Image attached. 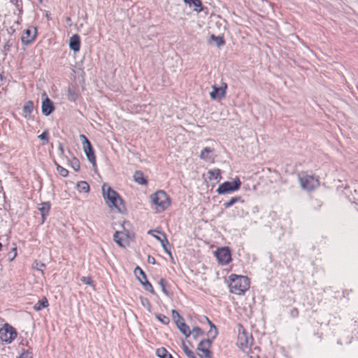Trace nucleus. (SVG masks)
<instances>
[{
  "instance_id": "f257e3e1",
  "label": "nucleus",
  "mask_w": 358,
  "mask_h": 358,
  "mask_svg": "<svg viewBox=\"0 0 358 358\" xmlns=\"http://www.w3.org/2000/svg\"><path fill=\"white\" fill-rule=\"evenodd\" d=\"M229 287L233 294H243L250 287V279L245 275L231 274L229 276Z\"/></svg>"
},
{
  "instance_id": "f03ea898",
  "label": "nucleus",
  "mask_w": 358,
  "mask_h": 358,
  "mask_svg": "<svg viewBox=\"0 0 358 358\" xmlns=\"http://www.w3.org/2000/svg\"><path fill=\"white\" fill-rule=\"evenodd\" d=\"M102 192L103 197L106 204L110 208H115L119 212H122V209L118 205V202L120 204H123L124 201L120 197L119 194L110 186H107L106 184L102 186Z\"/></svg>"
},
{
  "instance_id": "7ed1b4c3",
  "label": "nucleus",
  "mask_w": 358,
  "mask_h": 358,
  "mask_svg": "<svg viewBox=\"0 0 358 358\" xmlns=\"http://www.w3.org/2000/svg\"><path fill=\"white\" fill-rule=\"evenodd\" d=\"M151 200L159 208V212L165 210L171 205L170 197L164 190H158L152 194Z\"/></svg>"
},
{
  "instance_id": "20e7f679",
  "label": "nucleus",
  "mask_w": 358,
  "mask_h": 358,
  "mask_svg": "<svg viewBox=\"0 0 358 358\" xmlns=\"http://www.w3.org/2000/svg\"><path fill=\"white\" fill-rule=\"evenodd\" d=\"M216 336L217 332H214L211 338H203L199 342L196 350L202 352V354H198L200 358H213V353L210 350V348Z\"/></svg>"
},
{
  "instance_id": "39448f33",
  "label": "nucleus",
  "mask_w": 358,
  "mask_h": 358,
  "mask_svg": "<svg viewBox=\"0 0 358 358\" xmlns=\"http://www.w3.org/2000/svg\"><path fill=\"white\" fill-rule=\"evenodd\" d=\"M241 182L240 179L236 177L233 181H225L219 185L216 192L218 194H225L232 193L238 190L241 187Z\"/></svg>"
},
{
  "instance_id": "423d86ee",
  "label": "nucleus",
  "mask_w": 358,
  "mask_h": 358,
  "mask_svg": "<svg viewBox=\"0 0 358 358\" xmlns=\"http://www.w3.org/2000/svg\"><path fill=\"white\" fill-rule=\"evenodd\" d=\"M148 234L152 235L156 240H157L161 243V246L163 248L164 251L170 257L171 259H173L171 251V245L167 239L166 234L163 231L150 230L148 231Z\"/></svg>"
},
{
  "instance_id": "0eeeda50",
  "label": "nucleus",
  "mask_w": 358,
  "mask_h": 358,
  "mask_svg": "<svg viewBox=\"0 0 358 358\" xmlns=\"http://www.w3.org/2000/svg\"><path fill=\"white\" fill-rule=\"evenodd\" d=\"M15 329L9 324H5L0 329V340L7 344L10 343L17 337Z\"/></svg>"
},
{
  "instance_id": "6e6552de",
  "label": "nucleus",
  "mask_w": 358,
  "mask_h": 358,
  "mask_svg": "<svg viewBox=\"0 0 358 358\" xmlns=\"http://www.w3.org/2000/svg\"><path fill=\"white\" fill-rule=\"evenodd\" d=\"M299 180L303 189L313 190L318 184V180L314 176L302 172L299 174Z\"/></svg>"
},
{
  "instance_id": "1a4fd4ad",
  "label": "nucleus",
  "mask_w": 358,
  "mask_h": 358,
  "mask_svg": "<svg viewBox=\"0 0 358 358\" xmlns=\"http://www.w3.org/2000/svg\"><path fill=\"white\" fill-rule=\"evenodd\" d=\"M80 138L82 140L84 152L87 156L88 161L90 163H92L93 166H94L96 164V156H95L94 148H93L91 142L83 134H81L80 136Z\"/></svg>"
},
{
  "instance_id": "9d476101",
  "label": "nucleus",
  "mask_w": 358,
  "mask_h": 358,
  "mask_svg": "<svg viewBox=\"0 0 358 358\" xmlns=\"http://www.w3.org/2000/svg\"><path fill=\"white\" fill-rule=\"evenodd\" d=\"M215 255L218 262L222 265H227L231 261V250L228 247L217 248L215 252Z\"/></svg>"
},
{
  "instance_id": "9b49d317",
  "label": "nucleus",
  "mask_w": 358,
  "mask_h": 358,
  "mask_svg": "<svg viewBox=\"0 0 358 358\" xmlns=\"http://www.w3.org/2000/svg\"><path fill=\"white\" fill-rule=\"evenodd\" d=\"M241 329H243V326L240 325L239 334L238 336V343L241 348H247L252 345L253 338L252 335H250L245 329L241 332Z\"/></svg>"
},
{
  "instance_id": "f8f14e48",
  "label": "nucleus",
  "mask_w": 358,
  "mask_h": 358,
  "mask_svg": "<svg viewBox=\"0 0 358 358\" xmlns=\"http://www.w3.org/2000/svg\"><path fill=\"white\" fill-rule=\"evenodd\" d=\"M213 90L210 92V96L213 100H220L225 97L226 90L227 89V85L225 83H222L220 87L213 85Z\"/></svg>"
},
{
  "instance_id": "ddd939ff",
  "label": "nucleus",
  "mask_w": 358,
  "mask_h": 358,
  "mask_svg": "<svg viewBox=\"0 0 358 358\" xmlns=\"http://www.w3.org/2000/svg\"><path fill=\"white\" fill-rule=\"evenodd\" d=\"M43 96H45V98L42 101L41 110L44 115L48 116L55 110V108L53 102L47 96L45 93L43 94Z\"/></svg>"
},
{
  "instance_id": "4468645a",
  "label": "nucleus",
  "mask_w": 358,
  "mask_h": 358,
  "mask_svg": "<svg viewBox=\"0 0 358 358\" xmlns=\"http://www.w3.org/2000/svg\"><path fill=\"white\" fill-rule=\"evenodd\" d=\"M36 32H37V30L34 27H29L28 29H27L24 31L22 36V38H21L22 43H24L25 45H27V44L31 43L36 38Z\"/></svg>"
},
{
  "instance_id": "2eb2a0df",
  "label": "nucleus",
  "mask_w": 358,
  "mask_h": 358,
  "mask_svg": "<svg viewBox=\"0 0 358 358\" xmlns=\"http://www.w3.org/2000/svg\"><path fill=\"white\" fill-rule=\"evenodd\" d=\"M50 208L51 204L49 201L42 202L39 204L38 210L41 215V224H43L45 222L47 217L49 215Z\"/></svg>"
},
{
  "instance_id": "dca6fc26",
  "label": "nucleus",
  "mask_w": 358,
  "mask_h": 358,
  "mask_svg": "<svg viewBox=\"0 0 358 358\" xmlns=\"http://www.w3.org/2000/svg\"><path fill=\"white\" fill-rule=\"evenodd\" d=\"M176 324L180 332L184 334L186 338L189 337L192 334V331L189 329V326L184 322V320L176 321Z\"/></svg>"
},
{
  "instance_id": "f3484780",
  "label": "nucleus",
  "mask_w": 358,
  "mask_h": 358,
  "mask_svg": "<svg viewBox=\"0 0 358 358\" xmlns=\"http://www.w3.org/2000/svg\"><path fill=\"white\" fill-rule=\"evenodd\" d=\"M34 110V102L32 101H27L24 103L22 108L23 116L25 118L29 117L32 113Z\"/></svg>"
},
{
  "instance_id": "a211bd4d",
  "label": "nucleus",
  "mask_w": 358,
  "mask_h": 358,
  "mask_svg": "<svg viewBox=\"0 0 358 358\" xmlns=\"http://www.w3.org/2000/svg\"><path fill=\"white\" fill-rule=\"evenodd\" d=\"M186 4L190 7H194V10L201 12L203 10L202 2L201 0H183Z\"/></svg>"
},
{
  "instance_id": "6ab92c4d",
  "label": "nucleus",
  "mask_w": 358,
  "mask_h": 358,
  "mask_svg": "<svg viewBox=\"0 0 358 358\" xmlns=\"http://www.w3.org/2000/svg\"><path fill=\"white\" fill-rule=\"evenodd\" d=\"M134 180L139 185H147L148 180L141 171H136L134 174Z\"/></svg>"
},
{
  "instance_id": "aec40b11",
  "label": "nucleus",
  "mask_w": 358,
  "mask_h": 358,
  "mask_svg": "<svg viewBox=\"0 0 358 358\" xmlns=\"http://www.w3.org/2000/svg\"><path fill=\"white\" fill-rule=\"evenodd\" d=\"M79 97V93L74 87H69L68 89L67 99L69 101L76 102Z\"/></svg>"
},
{
  "instance_id": "412c9836",
  "label": "nucleus",
  "mask_w": 358,
  "mask_h": 358,
  "mask_svg": "<svg viewBox=\"0 0 358 358\" xmlns=\"http://www.w3.org/2000/svg\"><path fill=\"white\" fill-rule=\"evenodd\" d=\"M49 306L48 301L46 297H43L39 300L34 306V310L36 311H40L43 308H47Z\"/></svg>"
},
{
  "instance_id": "4be33fe9",
  "label": "nucleus",
  "mask_w": 358,
  "mask_h": 358,
  "mask_svg": "<svg viewBox=\"0 0 358 358\" xmlns=\"http://www.w3.org/2000/svg\"><path fill=\"white\" fill-rule=\"evenodd\" d=\"M243 203L244 201L242 199V197L240 196L231 197L228 201H226L224 203L223 206L225 208H229L233 205H234L236 203Z\"/></svg>"
},
{
  "instance_id": "5701e85b",
  "label": "nucleus",
  "mask_w": 358,
  "mask_h": 358,
  "mask_svg": "<svg viewBox=\"0 0 358 358\" xmlns=\"http://www.w3.org/2000/svg\"><path fill=\"white\" fill-rule=\"evenodd\" d=\"M208 43L210 45H223L224 43V40L221 36L212 34L208 40Z\"/></svg>"
},
{
  "instance_id": "b1692460",
  "label": "nucleus",
  "mask_w": 358,
  "mask_h": 358,
  "mask_svg": "<svg viewBox=\"0 0 358 358\" xmlns=\"http://www.w3.org/2000/svg\"><path fill=\"white\" fill-rule=\"evenodd\" d=\"M208 173L209 174L210 180H215L220 181L222 179L221 172L219 169L209 170Z\"/></svg>"
},
{
  "instance_id": "393cba45",
  "label": "nucleus",
  "mask_w": 358,
  "mask_h": 358,
  "mask_svg": "<svg viewBox=\"0 0 358 358\" xmlns=\"http://www.w3.org/2000/svg\"><path fill=\"white\" fill-rule=\"evenodd\" d=\"M134 273L137 278L138 280L140 282V280H145L147 279V276L143 270L138 266H137L134 271Z\"/></svg>"
},
{
  "instance_id": "a878e982",
  "label": "nucleus",
  "mask_w": 358,
  "mask_h": 358,
  "mask_svg": "<svg viewBox=\"0 0 358 358\" xmlns=\"http://www.w3.org/2000/svg\"><path fill=\"white\" fill-rule=\"evenodd\" d=\"M156 355L160 358H174L165 348H160L157 350Z\"/></svg>"
},
{
  "instance_id": "bb28decb",
  "label": "nucleus",
  "mask_w": 358,
  "mask_h": 358,
  "mask_svg": "<svg viewBox=\"0 0 358 358\" xmlns=\"http://www.w3.org/2000/svg\"><path fill=\"white\" fill-rule=\"evenodd\" d=\"M77 189L79 192L87 193L90 191V185L86 181H80L77 183Z\"/></svg>"
},
{
  "instance_id": "cd10ccee",
  "label": "nucleus",
  "mask_w": 358,
  "mask_h": 358,
  "mask_svg": "<svg viewBox=\"0 0 358 358\" xmlns=\"http://www.w3.org/2000/svg\"><path fill=\"white\" fill-rule=\"evenodd\" d=\"M140 283L143 286V288L146 291L150 292L152 294H156L152 284L148 280V279H145V280H140Z\"/></svg>"
},
{
  "instance_id": "c85d7f7f",
  "label": "nucleus",
  "mask_w": 358,
  "mask_h": 358,
  "mask_svg": "<svg viewBox=\"0 0 358 358\" xmlns=\"http://www.w3.org/2000/svg\"><path fill=\"white\" fill-rule=\"evenodd\" d=\"M213 152V148H210V147H206L205 148H203L201 150L199 157L201 159L207 161V160L210 159V157H208V154H210Z\"/></svg>"
},
{
  "instance_id": "c756f323",
  "label": "nucleus",
  "mask_w": 358,
  "mask_h": 358,
  "mask_svg": "<svg viewBox=\"0 0 358 358\" xmlns=\"http://www.w3.org/2000/svg\"><path fill=\"white\" fill-rule=\"evenodd\" d=\"M140 301H141V305L145 308H146L150 313H151V311H152V305H151L149 299L145 298V297H143V296H140Z\"/></svg>"
},
{
  "instance_id": "7c9ffc66",
  "label": "nucleus",
  "mask_w": 358,
  "mask_h": 358,
  "mask_svg": "<svg viewBox=\"0 0 358 358\" xmlns=\"http://www.w3.org/2000/svg\"><path fill=\"white\" fill-rule=\"evenodd\" d=\"M159 285H160L161 288H162V291L163 292V293L164 294H166V296H169L170 294V292L167 290L166 289V287H167V282L165 279L164 278H161L159 281Z\"/></svg>"
},
{
  "instance_id": "2f4dec72",
  "label": "nucleus",
  "mask_w": 358,
  "mask_h": 358,
  "mask_svg": "<svg viewBox=\"0 0 358 358\" xmlns=\"http://www.w3.org/2000/svg\"><path fill=\"white\" fill-rule=\"evenodd\" d=\"M191 331L194 339L204 334V331L199 327H194Z\"/></svg>"
},
{
  "instance_id": "473e14b6",
  "label": "nucleus",
  "mask_w": 358,
  "mask_h": 358,
  "mask_svg": "<svg viewBox=\"0 0 358 358\" xmlns=\"http://www.w3.org/2000/svg\"><path fill=\"white\" fill-rule=\"evenodd\" d=\"M45 264L44 263H42V262H38V261H35L32 266V268L34 269L41 271L42 274L44 273L43 268H45Z\"/></svg>"
},
{
  "instance_id": "72a5a7b5",
  "label": "nucleus",
  "mask_w": 358,
  "mask_h": 358,
  "mask_svg": "<svg viewBox=\"0 0 358 358\" xmlns=\"http://www.w3.org/2000/svg\"><path fill=\"white\" fill-rule=\"evenodd\" d=\"M157 319L160 321L164 324H169L170 322V319L169 317L162 315V314H157L156 315Z\"/></svg>"
},
{
  "instance_id": "f704fd0d",
  "label": "nucleus",
  "mask_w": 358,
  "mask_h": 358,
  "mask_svg": "<svg viewBox=\"0 0 358 358\" xmlns=\"http://www.w3.org/2000/svg\"><path fill=\"white\" fill-rule=\"evenodd\" d=\"M69 45H80V36L78 34L73 35L69 40Z\"/></svg>"
},
{
  "instance_id": "c9c22d12",
  "label": "nucleus",
  "mask_w": 358,
  "mask_h": 358,
  "mask_svg": "<svg viewBox=\"0 0 358 358\" xmlns=\"http://www.w3.org/2000/svg\"><path fill=\"white\" fill-rule=\"evenodd\" d=\"M120 234L121 232L120 231H115L113 235V240L119 246L124 247L122 238L120 237Z\"/></svg>"
},
{
  "instance_id": "e433bc0d",
  "label": "nucleus",
  "mask_w": 358,
  "mask_h": 358,
  "mask_svg": "<svg viewBox=\"0 0 358 358\" xmlns=\"http://www.w3.org/2000/svg\"><path fill=\"white\" fill-rule=\"evenodd\" d=\"M38 138L41 140V141H44V143L43 144H47L48 143V129H45L43 131V133L41 134H40Z\"/></svg>"
},
{
  "instance_id": "4c0bfd02",
  "label": "nucleus",
  "mask_w": 358,
  "mask_h": 358,
  "mask_svg": "<svg viewBox=\"0 0 358 358\" xmlns=\"http://www.w3.org/2000/svg\"><path fill=\"white\" fill-rule=\"evenodd\" d=\"M71 167L73 169L74 171H78L80 169V162L78 159L76 157L73 159L71 163Z\"/></svg>"
},
{
  "instance_id": "58836bf2",
  "label": "nucleus",
  "mask_w": 358,
  "mask_h": 358,
  "mask_svg": "<svg viewBox=\"0 0 358 358\" xmlns=\"http://www.w3.org/2000/svg\"><path fill=\"white\" fill-rule=\"evenodd\" d=\"M171 314L175 322L183 320V317L179 314V313L176 310H172Z\"/></svg>"
},
{
  "instance_id": "ea45409f",
  "label": "nucleus",
  "mask_w": 358,
  "mask_h": 358,
  "mask_svg": "<svg viewBox=\"0 0 358 358\" xmlns=\"http://www.w3.org/2000/svg\"><path fill=\"white\" fill-rule=\"evenodd\" d=\"M57 171L62 177H67L69 174L68 170L62 167V166H58Z\"/></svg>"
},
{
  "instance_id": "a19ab883",
  "label": "nucleus",
  "mask_w": 358,
  "mask_h": 358,
  "mask_svg": "<svg viewBox=\"0 0 358 358\" xmlns=\"http://www.w3.org/2000/svg\"><path fill=\"white\" fill-rule=\"evenodd\" d=\"M17 358H32V353L29 350H24Z\"/></svg>"
},
{
  "instance_id": "79ce46f5",
  "label": "nucleus",
  "mask_w": 358,
  "mask_h": 358,
  "mask_svg": "<svg viewBox=\"0 0 358 358\" xmlns=\"http://www.w3.org/2000/svg\"><path fill=\"white\" fill-rule=\"evenodd\" d=\"M81 281L85 284V285H92V280L89 276H83L81 278Z\"/></svg>"
},
{
  "instance_id": "37998d69",
  "label": "nucleus",
  "mask_w": 358,
  "mask_h": 358,
  "mask_svg": "<svg viewBox=\"0 0 358 358\" xmlns=\"http://www.w3.org/2000/svg\"><path fill=\"white\" fill-rule=\"evenodd\" d=\"M205 319L206 320L208 324L210 327L211 329H214V332H217V334H218L217 329L216 326L208 319V317H205Z\"/></svg>"
},
{
  "instance_id": "c03bdc74",
  "label": "nucleus",
  "mask_w": 358,
  "mask_h": 358,
  "mask_svg": "<svg viewBox=\"0 0 358 358\" xmlns=\"http://www.w3.org/2000/svg\"><path fill=\"white\" fill-rule=\"evenodd\" d=\"M290 316L292 317H297L299 316V310L296 308H293L290 310Z\"/></svg>"
},
{
  "instance_id": "a18cd8bd",
  "label": "nucleus",
  "mask_w": 358,
  "mask_h": 358,
  "mask_svg": "<svg viewBox=\"0 0 358 358\" xmlns=\"http://www.w3.org/2000/svg\"><path fill=\"white\" fill-rule=\"evenodd\" d=\"M13 252V254H11V257H9L10 259V261H13L17 256V248H13L11 249V252L10 253Z\"/></svg>"
},
{
  "instance_id": "49530a36",
  "label": "nucleus",
  "mask_w": 358,
  "mask_h": 358,
  "mask_svg": "<svg viewBox=\"0 0 358 358\" xmlns=\"http://www.w3.org/2000/svg\"><path fill=\"white\" fill-rule=\"evenodd\" d=\"M13 252V254H11V257H9L10 259V261H13L17 256V248H13L11 249V252L10 253Z\"/></svg>"
},
{
  "instance_id": "de8ad7c7",
  "label": "nucleus",
  "mask_w": 358,
  "mask_h": 358,
  "mask_svg": "<svg viewBox=\"0 0 358 358\" xmlns=\"http://www.w3.org/2000/svg\"><path fill=\"white\" fill-rule=\"evenodd\" d=\"M185 355L188 358H197L194 352L191 350L189 352H187Z\"/></svg>"
},
{
  "instance_id": "09e8293b",
  "label": "nucleus",
  "mask_w": 358,
  "mask_h": 358,
  "mask_svg": "<svg viewBox=\"0 0 358 358\" xmlns=\"http://www.w3.org/2000/svg\"><path fill=\"white\" fill-rule=\"evenodd\" d=\"M148 262L150 264H155L156 260L154 257H152L151 255H148Z\"/></svg>"
},
{
  "instance_id": "8fccbe9b",
  "label": "nucleus",
  "mask_w": 358,
  "mask_h": 358,
  "mask_svg": "<svg viewBox=\"0 0 358 358\" xmlns=\"http://www.w3.org/2000/svg\"><path fill=\"white\" fill-rule=\"evenodd\" d=\"M182 349L183 352H185V354H186L187 352H189L190 350L188 348V347L186 345V344L185 343L184 341H182Z\"/></svg>"
},
{
  "instance_id": "3c124183",
  "label": "nucleus",
  "mask_w": 358,
  "mask_h": 358,
  "mask_svg": "<svg viewBox=\"0 0 358 358\" xmlns=\"http://www.w3.org/2000/svg\"><path fill=\"white\" fill-rule=\"evenodd\" d=\"M69 48L75 52H76L80 50V46H69Z\"/></svg>"
},
{
  "instance_id": "603ef678",
  "label": "nucleus",
  "mask_w": 358,
  "mask_h": 358,
  "mask_svg": "<svg viewBox=\"0 0 358 358\" xmlns=\"http://www.w3.org/2000/svg\"><path fill=\"white\" fill-rule=\"evenodd\" d=\"M59 150L60 151L61 154H64V146L62 145V143H59Z\"/></svg>"
},
{
  "instance_id": "864d4df0",
  "label": "nucleus",
  "mask_w": 358,
  "mask_h": 358,
  "mask_svg": "<svg viewBox=\"0 0 358 358\" xmlns=\"http://www.w3.org/2000/svg\"><path fill=\"white\" fill-rule=\"evenodd\" d=\"M214 334V329H211L208 332V338H211L212 336Z\"/></svg>"
},
{
  "instance_id": "5fc2aeb1",
  "label": "nucleus",
  "mask_w": 358,
  "mask_h": 358,
  "mask_svg": "<svg viewBox=\"0 0 358 358\" xmlns=\"http://www.w3.org/2000/svg\"><path fill=\"white\" fill-rule=\"evenodd\" d=\"M315 201H316V203L318 204V206H322V204H320V201H319L316 200Z\"/></svg>"
},
{
  "instance_id": "6e6d98bb",
  "label": "nucleus",
  "mask_w": 358,
  "mask_h": 358,
  "mask_svg": "<svg viewBox=\"0 0 358 358\" xmlns=\"http://www.w3.org/2000/svg\"><path fill=\"white\" fill-rule=\"evenodd\" d=\"M55 165H56V167L57 169L58 168V166H60L59 164H58L56 162H55Z\"/></svg>"
},
{
  "instance_id": "4d7b16f0",
  "label": "nucleus",
  "mask_w": 358,
  "mask_h": 358,
  "mask_svg": "<svg viewBox=\"0 0 358 358\" xmlns=\"http://www.w3.org/2000/svg\"><path fill=\"white\" fill-rule=\"evenodd\" d=\"M0 80H3V76L0 74Z\"/></svg>"
},
{
  "instance_id": "13d9d810",
  "label": "nucleus",
  "mask_w": 358,
  "mask_h": 358,
  "mask_svg": "<svg viewBox=\"0 0 358 358\" xmlns=\"http://www.w3.org/2000/svg\"><path fill=\"white\" fill-rule=\"evenodd\" d=\"M250 358H252V357H250Z\"/></svg>"
}]
</instances>
